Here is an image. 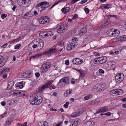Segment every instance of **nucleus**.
Wrapping results in <instances>:
<instances>
[{"instance_id":"obj_18","label":"nucleus","mask_w":126,"mask_h":126,"mask_svg":"<svg viewBox=\"0 0 126 126\" xmlns=\"http://www.w3.org/2000/svg\"><path fill=\"white\" fill-rule=\"evenodd\" d=\"M99 61L100 64H102L105 63L107 60V58L106 57H101L99 58Z\"/></svg>"},{"instance_id":"obj_5","label":"nucleus","mask_w":126,"mask_h":126,"mask_svg":"<svg viewBox=\"0 0 126 126\" xmlns=\"http://www.w3.org/2000/svg\"><path fill=\"white\" fill-rule=\"evenodd\" d=\"M124 78L123 74L122 73L117 74L115 77V80L117 83H119L121 82Z\"/></svg>"},{"instance_id":"obj_23","label":"nucleus","mask_w":126,"mask_h":126,"mask_svg":"<svg viewBox=\"0 0 126 126\" xmlns=\"http://www.w3.org/2000/svg\"><path fill=\"white\" fill-rule=\"evenodd\" d=\"M102 7L106 9H108L111 7L112 5L111 4H103Z\"/></svg>"},{"instance_id":"obj_42","label":"nucleus","mask_w":126,"mask_h":126,"mask_svg":"<svg viewBox=\"0 0 126 126\" xmlns=\"http://www.w3.org/2000/svg\"><path fill=\"white\" fill-rule=\"evenodd\" d=\"M7 16V15L5 14H2L1 15V17L2 19H4Z\"/></svg>"},{"instance_id":"obj_61","label":"nucleus","mask_w":126,"mask_h":126,"mask_svg":"<svg viewBox=\"0 0 126 126\" xmlns=\"http://www.w3.org/2000/svg\"><path fill=\"white\" fill-rule=\"evenodd\" d=\"M1 104L2 106H4L6 105V103L4 101H2L1 102Z\"/></svg>"},{"instance_id":"obj_64","label":"nucleus","mask_w":126,"mask_h":126,"mask_svg":"<svg viewBox=\"0 0 126 126\" xmlns=\"http://www.w3.org/2000/svg\"><path fill=\"white\" fill-rule=\"evenodd\" d=\"M34 14L33 15L34 16H37L38 14V13L35 11H34L33 12Z\"/></svg>"},{"instance_id":"obj_32","label":"nucleus","mask_w":126,"mask_h":126,"mask_svg":"<svg viewBox=\"0 0 126 126\" xmlns=\"http://www.w3.org/2000/svg\"><path fill=\"white\" fill-rule=\"evenodd\" d=\"M82 112L81 111H79L78 112V113L77 114H75H75H72L71 115V116L72 117H76L77 116L79 115L80 114L82 113Z\"/></svg>"},{"instance_id":"obj_54","label":"nucleus","mask_w":126,"mask_h":126,"mask_svg":"<svg viewBox=\"0 0 126 126\" xmlns=\"http://www.w3.org/2000/svg\"><path fill=\"white\" fill-rule=\"evenodd\" d=\"M79 73L80 76L81 77H84L85 76L84 73L82 71H80L79 72Z\"/></svg>"},{"instance_id":"obj_9","label":"nucleus","mask_w":126,"mask_h":126,"mask_svg":"<svg viewBox=\"0 0 126 126\" xmlns=\"http://www.w3.org/2000/svg\"><path fill=\"white\" fill-rule=\"evenodd\" d=\"M77 44L76 43L70 42L68 43L67 46V50H70L75 48L76 46H77Z\"/></svg>"},{"instance_id":"obj_3","label":"nucleus","mask_w":126,"mask_h":126,"mask_svg":"<svg viewBox=\"0 0 126 126\" xmlns=\"http://www.w3.org/2000/svg\"><path fill=\"white\" fill-rule=\"evenodd\" d=\"M56 30L58 33H62L67 31V29L66 26L62 24H60L57 25Z\"/></svg>"},{"instance_id":"obj_58","label":"nucleus","mask_w":126,"mask_h":126,"mask_svg":"<svg viewBox=\"0 0 126 126\" xmlns=\"http://www.w3.org/2000/svg\"><path fill=\"white\" fill-rule=\"evenodd\" d=\"M84 10L85 11V12L87 14H88L89 13V9L87 8H86Z\"/></svg>"},{"instance_id":"obj_31","label":"nucleus","mask_w":126,"mask_h":126,"mask_svg":"<svg viewBox=\"0 0 126 126\" xmlns=\"http://www.w3.org/2000/svg\"><path fill=\"white\" fill-rule=\"evenodd\" d=\"M114 36H118L120 32L119 31L117 30H115L113 31Z\"/></svg>"},{"instance_id":"obj_43","label":"nucleus","mask_w":126,"mask_h":126,"mask_svg":"<svg viewBox=\"0 0 126 126\" xmlns=\"http://www.w3.org/2000/svg\"><path fill=\"white\" fill-rule=\"evenodd\" d=\"M62 1L61 0H59L57 2H56L51 7L50 9V10L52 8L55 6L56 5L58 4L60 2Z\"/></svg>"},{"instance_id":"obj_29","label":"nucleus","mask_w":126,"mask_h":126,"mask_svg":"<svg viewBox=\"0 0 126 126\" xmlns=\"http://www.w3.org/2000/svg\"><path fill=\"white\" fill-rule=\"evenodd\" d=\"M39 22L41 24H45V20L43 16L41 17L39 19Z\"/></svg>"},{"instance_id":"obj_33","label":"nucleus","mask_w":126,"mask_h":126,"mask_svg":"<svg viewBox=\"0 0 126 126\" xmlns=\"http://www.w3.org/2000/svg\"><path fill=\"white\" fill-rule=\"evenodd\" d=\"M92 94H89L84 97V99L85 100H87L91 98L92 97Z\"/></svg>"},{"instance_id":"obj_56","label":"nucleus","mask_w":126,"mask_h":126,"mask_svg":"<svg viewBox=\"0 0 126 126\" xmlns=\"http://www.w3.org/2000/svg\"><path fill=\"white\" fill-rule=\"evenodd\" d=\"M77 39V38L76 37L73 38L72 39V42L74 43H75V42L76 41Z\"/></svg>"},{"instance_id":"obj_28","label":"nucleus","mask_w":126,"mask_h":126,"mask_svg":"<svg viewBox=\"0 0 126 126\" xmlns=\"http://www.w3.org/2000/svg\"><path fill=\"white\" fill-rule=\"evenodd\" d=\"M126 40V36L124 35L119 38V40L122 42L125 41Z\"/></svg>"},{"instance_id":"obj_38","label":"nucleus","mask_w":126,"mask_h":126,"mask_svg":"<svg viewBox=\"0 0 126 126\" xmlns=\"http://www.w3.org/2000/svg\"><path fill=\"white\" fill-rule=\"evenodd\" d=\"M70 125L71 126H76L77 125L76 123V122L74 119L72 120Z\"/></svg>"},{"instance_id":"obj_8","label":"nucleus","mask_w":126,"mask_h":126,"mask_svg":"<svg viewBox=\"0 0 126 126\" xmlns=\"http://www.w3.org/2000/svg\"><path fill=\"white\" fill-rule=\"evenodd\" d=\"M56 50L55 48H52L51 49H49L48 50H47L43 52V55L45 54H47L49 55L56 53Z\"/></svg>"},{"instance_id":"obj_46","label":"nucleus","mask_w":126,"mask_h":126,"mask_svg":"<svg viewBox=\"0 0 126 126\" xmlns=\"http://www.w3.org/2000/svg\"><path fill=\"white\" fill-rule=\"evenodd\" d=\"M109 21H107L105 23H104L103 25H102V27H104V26H107L109 24Z\"/></svg>"},{"instance_id":"obj_25","label":"nucleus","mask_w":126,"mask_h":126,"mask_svg":"<svg viewBox=\"0 0 126 126\" xmlns=\"http://www.w3.org/2000/svg\"><path fill=\"white\" fill-rule=\"evenodd\" d=\"M72 91L71 90H68L65 92L64 93L65 96L67 97L72 93Z\"/></svg>"},{"instance_id":"obj_50","label":"nucleus","mask_w":126,"mask_h":126,"mask_svg":"<svg viewBox=\"0 0 126 126\" xmlns=\"http://www.w3.org/2000/svg\"><path fill=\"white\" fill-rule=\"evenodd\" d=\"M7 114V112H5L4 113L1 114L0 115V117L2 118L6 117V115Z\"/></svg>"},{"instance_id":"obj_52","label":"nucleus","mask_w":126,"mask_h":126,"mask_svg":"<svg viewBox=\"0 0 126 126\" xmlns=\"http://www.w3.org/2000/svg\"><path fill=\"white\" fill-rule=\"evenodd\" d=\"M58 45L60 46H63L64 45V42L62 41H61L59 43Z\"/></svg>"},{"instance_id":"obj_41","label":"nucleus","mask_w":126,"mask_h":126,"mask_svg":"<svg viewBox=\"0 0 126 126\" xmlns=\"http://www.w3.org/2000/svg\"><path fill=\"white\" fill-rule=\"evenodd\" d=\"M44 20L45 24L46 23H48L49 22V19L47 17H45L44 18Z\"/></svg>"},{"instance_id":"obj_26","label":"nucleus","mask_w":126,"mask_h":126,"mask_svg":"<svg viewBox=\"0 0 126 126\" xmlns=\"http://www.w3.org/2000/svg\"><path fill=\"white\" fill-rule=\"evenodd\" d=\"M16 86L20 88H22L23 87V83L21 82H19L16 83Z\"/></svg>"},{"instance_id":"obj_17","label":"nucleus","mask_w":126,"mask_h":126,"mask_svg":"<svg viewBox=\"0 0 126 126\" xmlns=\"http://www.w3.org/2000/svg\"><path fill=\"white\" fill-rule=\"evenodd\" d=\"M59 82H64L66 84H69V79L67 77H65L61 79Z\"/></svg>"},{"instance_id":"obj_59","label":"nucleus","mask_w":126,"mask_h":126,"mask_svg":"<svg viewBox=\"0 0 126 126\" xmlns=\"http://www.w3.org/2000/svg\"><path fill=\"white\" fill-rule=\"evenodd\" d=\"M8 45L7 43H6L3 44L1 48H5Z\"/></svg>"},{"instance_id":"obj_11","label":"nucleus","mask_w":126,"mask_h":126,"mask_svg":"<svg viewBox=\"0 0 126 126\" xmlns=\"http://www.w3.org/2000/svg\"><path fill=\"white\" fill-rule=\"evenodd\" d=\"M111 91L113 94L114 93L116 95H121L124 93L123 91L120 89L113 90Z\"/></svg>"},{"instance_id":"obj_49","label":"nucleus","mask_w":126,"mask_h":126,"mask_svg":"<svg viewBox=\"0 0 126 126\" xmlns=\"http://www.w3.org/2000/svg\"><path fill=\"white\" fill-rule=\"evenodd\" d=\"M41 87L43 90H44L45 88H48L47 85H43Z\"/></svg>"},{"instance_id":"obj_22","label":"nucleus","mask_w":126,"mask_h":126,"mask_svg":"<svg viewBox=\"0 0 126 126\" xmlns=\"http://www.w3.org/2000/svg\"><path fill=\"white\" fill-rule=\"evenodd\" d=\"M3 57L2 56L0 55V67L3 66L5 64L3 61Z\"/></svg>"},{"instance_id":"obj_39","label":"nucleus","mask_w":126,"mask_h":126,"mask_svg":"<svg viewBox=\"0 0 126 126\" xmlns=\"http://www.w3.org/2000/svg\"><path fill=\"white\" fill-rule=\"evenodd\" d=\"M86 32V29L85 27H83L82 28L80 33H85Z\"/></svg>"},{"instance_id":"obj_19","label":"nucleus","mask_w":126,"mask_h":126,"mask_svg":"<svg viewBox=\"0 0 126 126\" xmlns=\"http://www.w3.org/2000/svg\"><path fill=\"white\" fill-rule=\"evenodd\" d=\"M107 64L109 68H113L115 67V63L113 61L109 62L107 63Z\"/></svg>"},{"instance_id":"obj_27","label":"nucleus","mask_w":126,"mask_h":126,"mask_svg":"<svg viewBox=\"0 0 126 126\" xmlns=\"http://www.w3.org/2000/svg\"><path fill=\"white\" fill-rule=\"evenodd\" d=\"M53 32L51 31H48L46 32V34H45V36H49L53 35Z\"/></svg>"},{"instance_id":"obj_37","label":"nucleus","mask_w":126,"mask_h":126,"mask_svg":"<svg viewBox=\"0 0 126 126\" xmlns=\"http://www.w3.org/2000/svg\"><path fill=\"white\" fill-rule=\"evenodd\" d=\"M98 59H99V58H98L97 59H95L94 60V62L95 64H100Z\"/></svg>"},{"instance_id":"obj_44","label":"nucleus","mask_w":126,"mask_h":126,"mask_svg":"<svg viewBox=\"0 0 126 126\" xmlns=\"http://www.w3.org/2000/svg\"><path fill=\"white\" fill-rule=\"evenodd\" d=\"M37 83L36 81H34L31 83V85L32 86H34L36 85Z\"/></svg>"},{"instance_id":"obj_47","label":"nucleus","mask_w":126,"mask_h":126,"mask_svg":"<svg viewBox=\"0 0 126 126\" xmlns=\"http://www.w3.org/2000/svg\"><path fill=\"white\" fill-rule=\"evenodd\" d=\"M74 120L76 122V123L77 125L79 123V122L80 121V119L79 118H76Z\"/></svg>"},{"instance_id":"obj_2","label":"nucleus","mask_w":126,"mask_h":126,"mask_svg":"<svg viewBox=\"0 0 126 126\" xmlns=\"http://www.w3.org/2000/svg\"><path fill=\"white\" fill-rule=\"evenodd\" d=\"M43 101L42 97L39 95H35L34 97L31 98L30 100L31 104L32 105H37L40 104Z\"/></svg>"},{"instance_id":"obj_62","label":"nucleus","mask_w":126,"mask_h":126,"mask_svg":"<svg viewBox=\"0 0 126 126\" xmlns=\"http://www.w3.org/2000/svg\"><path fill=\"white\" fill-rule=\"evenodd\" d=\"M87 0H82L80 2L81 4H83L86 2Z\"/></svg>"},{"instance_id":"obj_14","label":"nucleus","mask_w":126,"mask_h":126,"mask_svg":"<svg viewBox=\"0 0 126 126\" xmlns=\"http://www.w3.org/2000/svg\"><path fill=\"white\" fill-rule=\"evenodd\" d=\"M10 69L8 67H4L0 70V75L4 74L6 72H8L10 71Z\"/></svg>"},{"instance_id":"obj_16","label":"nucleus","mask_w":126,"mask_h":126,"mask_svg":"<svg viewBox=\"0 0 126 126\" xmlns=\"http://www.w3.org/2000/svg\"><path fill=\"white\" fill-rule=\"evenodd\" d=\"M95 123L94 122L89 121L85 123L82 125V126H94Z\"/></svg>"},{"instance_id":"obj_30","label":"nucleus","mask_w":126,"mask_h":126,"mask_svg":"<svg viewBox=\"0 0 126 126\" xmlns=\"http://www.w3.org/2000/svg\"><path fill=\"white\" fill-rule=\"evenodd\" d=\"M107 33L109 35L111 36H114L113 31L110 30H108L107 32Z\"/></svg>"},{"instance_id":"obj_55","label":"nucleus","mask_w":126,"mask_h":126,"mask_svg":"<svg viewBox=\"0 0 126 126\" xmlns=\"http://www.w3.org/2000/svg\"><path fill=\"white\" fill-rule=\"evenodd\" d=\"M63 122H60L59 123L57 124L55 126H62V124Z\"/></svg>"},{"instance_id":"obj_48","label":"nucleus","mask_w":126,"mask_h":126,"mask_svg":"<svg viewBox=\"0 0 126 126\" xmlns=\"http://www.w3.org/2000/svg\"><path fill=\"white\" fill-rule=\"evenodd\" d=\"M69 103L68 102H67L64 105V107L65 108H67L68 107V105H69Z\"/></svg>"},{"instance_id":"obj_4","label":"nucleus","mask_w":126,"mask_h":126,"mask_svg":"<svg viewBox=\"0 0 126 126\" xmlns=\"http://www.w3.org/2000/svg\"><path fill=\"white\" fill-rule=\"evenodd\" d=\"M17 3L20 6L23 7H28L31 3V1L30 0H17Z\"/></svg>"},{"instance_id":"obj_10","label":"nucleus","mask_w":126,"mask_h":126,"mask_svg":"<svg viewBox=\"0 0 126 126\" xmlns=\"http://www.w3.org/2000/svg\"><path fill=\"white\" fill-rule=\"evenodd\" d=\"M108 107L107 106L102 107L97 111L94 114H96L97 113L106 112L108 110Z\"/></svg>"},{"instance_id":"obj_7","label":"nucleus","mask_w":126,"mask_h":126,"mask_svg":"<svg viewBox=\"0 0 126 126\" xmlns=\"http://www.w3.org/2000/svg\"><path fill=\"white\" fill-rule=\"evenodd\" d=\"M47 2L45 1L41 2L36 5V7H40L42 8V11L45 10L47 8Z\"/></svg>"},{"instance_id":"obj_15","label":"nucleus","mask_w":126,"mask_h":126,"mask_svg":"<svg viewBox=\"0 0 126 126\" xmlns=\"http://www.w3.org/2000/svg\"><path fill=\"white\" fill-rule=\"evenodd\" d=\"M32 16V14L30 12H27L24 14L23 18L24 19H28L31 18Z\"/></svg>"},{"instance_id":"obj_21","label":"nucleus","mask_w":126,"mask_h":126,"mask_svg":"<svg viewBox=\"0 0 126 126\" xmlns=\"http://www.w3.org/2000/svg\"><path fill=\"white\" fill-rule=\"evenodd\" d=\"M13 120L11 119L7 120L5 123V126H10Z\"/></svg>"},{"instance_id":"obj_36","label":"nucleus","mask_w":126,"mask_h":126,"mask_svg":"<svg viewBox=\"0 0 126 126\" xmlns=\"http://www.w3.org/2000/svg\"><path fill=\"white\" fill-rule=\"evenodd\" d=\"M13 83L12 82H9L8 83V88L10 89L14 85Z\"/></svg>"},{"instance_id":"obj_24","label":"nucleus","mask_w":126,"mask_h":126,"mask_svg":"<svg viewBox=\"0 0 126 126\" xmlns=\"http://www.w3.org/2000/svg\"><path fill=\"white\" fill-rule=\"evenodd\" d=\"M101 86L100 84H97L95 86V89H96V90L99 91H101L102 90V89L101 88Z\"/></svg>"},{"instance_id":"obj_51","label":"nucleus","mask_w":126,"mask_h":126,"mask_svg":"<svg viewBox=\"0 0 126 126\" xmlns=\"http://www.w3.org/2000/svg\"><path fill=\"white\" fill-rule=\"evenodd\" d=\"M78 17V15L76 14H74V16L72 18V19L74 20L76 18H77Z\"/></svg>"},{"instance_id":"obj_60","label":"nucleus","mask_w":126,"mask_h":126,"mask_svg":"<svg viewBox=\"0 0 126 126\" xmlns=\"http://www.w3.org/2000/svg\"><path fill=\"white\" fill-rule=\"evenodd\" d=\"M38 91L40 92H42L43 90L42 89V88L41 87H39L38 89Z\"/></svg>"},{"instance_id":"obj_20","label":"nucleus","mask_w":126,"mask_h":126,"mask_svg":"<svg viewBox=\"0 0 126 126\" xmlns=\"http://www.w3.org/2000/svg\"><path fill=\"white\" fill-rule=\"evenodd\" d=\"M71 10L70 9L69 7L63 8L61 9L62 11L64 14L67 13Z\"/></svg>"},{"instance_id":"obj_6","label":"nucleus","mask_w":126,"mask_h":126,"mask_svg":"<svg viewBox=\"0 0 126 126\" xmlns=\"http://www.w3.org/2000/svg\"><path fill=\"white\" fill-rule=\"evenodd\" d=\"M51 65V63L50 62H47L43 64L42 67L41 68L42 72H44L47 70Z\"/></svg>"},{"instance_id":"obj_35","label":"nucleus","mask_w":126,"mask_h":126,"mask_svg":"<svg viewBox=\"0 0 126 126\" xmlns=\"http://www.w3.org/2000/svg\"><path fill=\"white\" fill-rule=\"evenodd\" d=\"M31 73H29V74L26 73H23L21 75L22 76V78H27V77L28 78L29 77H28L29 76V75L27 76V75H28V74L30 75H31Z\"/></svg>"},{"instance_id":"obj_13","label":"nucleus","mask_w":126,"mask_h":126,"mask_svg":"<svg viewBox=\"0 0 126 126\" xmlns=\"http://www.w3.org/2000/svg\"><path fill=\"white\" fill-rule=\"evenodd\" d=\"M43 55V53L42 52L40 53L36 54L34 55L31 56L29 59L30 60H31L32 59L34 60L36 59L39 58H41Z\"/></svg>"},{"instance_id":"obj_12","label":"nucleus","mask_w":126,"mask_h":126,"mask_svg":"<svg viewBox=\"0 0 126 126\" xmlns=\"http://www.w3.org/2000/svg\"><path fill=\"white\" fill-rule=\"evenodd\" d=\"M83 61V60L82 59H80L78 58H76L72 60V62L74 64H79L81 63Z\"/></svg>"},{"instance_id":"obj_53","label":"nucleus","mask_w":126,"mask_h":126,"mask_svg":"<svg viewBox=\"0 0 126 126\" xmlns=\"http://www.w3.org/2000/svg\"><path fill=\"white\" fill-rule=\"evenodd\" d=\"M98 71L99 73L101 74H104V71L102 69H99Z\"/></svg>"},{"instance_id":"obj_45","label":"nucleus","mask_w":126,"mask_h":126,"mask_svg":"<svg viewBox=\"0 0 126 126\" xmlns=\"http://www.w3.org/2000/svg\"><path fill=\"white\" fill-rule=\"evenodd\" d=\"M21 46V45L20 44H17L15 46V48L16 49H18Z\"/></svg>"},{"instance_id":"obj_34","label":"nucleus","mask_w":126,"mask_h":126,"mask_svg":"<svg viewBox=\"0 0 126 126\" xmlns=\"http://www.w3.org/2000/svg\"><path fill=\"white\" fill-rule=\"evenodd\" d=\"M23 93V91L20 92L19 91H16L15 92L13 93V95H17L21 94V95H22V93Z\"/></svg>"},{"instance_id":"obj_63","label":"nucleus","mask_w":126,"mask_h":126,"mask_svg":"<svg viewBox=\"0 0 126 126\" xmlns=\"http://www.w3.org/2000/svg\"><path fill=\"white\" fill-rule=\"evenodd\" d=\"M69 63V62L68 60H66L65 62V64L67 65H68Z\"/></svg>"},{"instance_id":"obj_57","label":"nucleus","mask_w":126,"mask_h":126,"mask_svg":"<svg viewBox=\"0 0 126 126\" xmlns=\"http://www.w3.org/2000/svg\"><path fill=\"white\" fill-rule=\"evenodd\" d=\"M111 115V113L110 112H107L105 113V115H106L108 116H110Z\"/></svg>"},{"instance_id":"obj_1","label":"nucleus","mask_w":126,"mask_h":126,"mask_svg":"<svg viewBox=\"0 0 126 126\" xmlns=\"http://www.w3.org/2000/svg\"><path fill=\"white\" fill-rule=\"evenodd\" d=\"M44 42L43 40L38 41L36 40L33 41L29 45V47H32L33 49H35L36 51L40 50L44 46Z\"/></svg>"},{"instance_id":"obj_40","label":"nucleus","mask_w":126,"mask_h":126,"mask_svg":"<svg viewBox=\"0 0 126 126\" xmlns=\"http://www.w3.org/2000/svg\"><path fill=\"white\" fill-rule=\"evenodd\" d=\"M42 124V126H48V123L46 122H41Z\"/></svg>"}]
</instances>
